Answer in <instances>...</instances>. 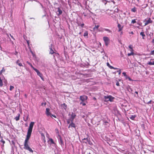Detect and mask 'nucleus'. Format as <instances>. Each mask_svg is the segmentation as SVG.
I'll return each instance as SVG.
<instances>
[{
    "label": "nucleus",
    "mask_w": 154,
    "mask_h": 154,
    "mask_svg": "<svg viewBox=\"0 0 154 154\" xmlns=\"http://www.w3.org/2000/svg\"><path fill=\"white\" fill-rule=\"evenodd\" d=\"M34 70L36 72L37 75L41 78L42 80L44 81V79L42 77V74L41 73H40L37 69H35Z\"/></svg>",
    "instance_id": "nucleus-4"
},
{
    "label": "nucleus",
    "mask_w": 154,
    "mask_h": 154,
    "mask_svg": "<svg viewBox=\"0 0 154 154\" xmlns=\"http://www.w3.org/2000/svg\"><path fill=\"white\" fill-rule=\"evenodd\" d=\"M10 36H11V38H13L14 40V38L13 37V36L11 35V34H10Z\"/></svg>",
    "instance_id": "nucleus-46"
},
{
    "label": "nucleus",
    "mask_w": 154,
    "mask_h": 154,
    "mask_svg": "<svg viewBox=\"0 0 154 154\" xmlns=\"http://www.w3.org/2000/svg\"><path fill=\"white\" fill-rule=\"evenodd\" d=\"M103 29L105 31H106L108 32L109 33H110V32H112V31H111L109 29H105L104 28V29Z\"/></svg>",
    "instance_id": "nucleus-24"
},
{
    "label": "nucleus",
    "mask_w": 154,
    "mask_h": 154,
    "mask_svg": "<svg viewBox=\"0 0 154 154\" xmlns=\"http://www.w3.org/2000/svg\"><path fill=\"white\" fill-rule=\"evenodd\" d=\"M34 19V18H30V19Z\"/></svg>",
    "instance_id": "nucleus-56"
},
{
    "label": "nucleus",
    "mask_w": 154,
    "mask_h": 154,
    "mask_svg": "<svg viewBox=\"0 0 154 154\" xmlns=\"http://www.w3.org/2000/svg\"><path fill=\"white\" fill-rule=\"evenodd\" d=\"M121 73V71L120 70H119V75H120Z\"/></svg>",
    "instance_id": "nucleus-50"
},
{
    "label": "nucleus",
    "mask_w": 154,
    "mask_h": 154,
    "mask_svg": "<svg viewBox=\"0 0 154 154\" xmlns=\"http://www.w3.org/2000/svg\"><path fill=\"white\" fill-rule=\"evenodd\" d=\"M116 85L117 86H119V83L118 82H117L116 83Z\"/></svg>",
    "instance_id": "nucleus-39"
},
{
    "label": "nucleus",
    "mask_w": 154,
    "mask_h": 154,
    "mask_svg": "<svg viewBox=\"0 0 154 154\" xmlns=\"http://www.w3.org/2000/svg\"><path fill=\"white\" fill-rule=\"evenodd\" d=\"M3 82L2 80L1 79V78L0 77V86L2 87L3 86Z\"/></svg>",
    "instance_id": "nucleus-25"
},
{
    "label": "nucleus",
    "mask_w": 154,
    "mask_h": 154,
    "mask_svg": "<svg viewBox=\"0 0 154 154\" xmlns=\"http://www.w3.org/2000/svg\"><path fill=\"white\" fill-rule=\"evenodd\" d=\"M128 91L129 90H131V91H132V89L131 88H130V87H129L128 88Z\"/></svg>",
    "instance_id": "nucleus-44"
},
{
    "label": "nucleus",
    "mask_w": 154,
    "mask_h": 154,
    "mask_svg": "<svg viewBox=\"0 0 154 154\" xmlns=\"http://www.w3.org/2000/svg\"><path fill=\"white\" fill-rule=\"evenodd\" d=\"M134 54V53L133 52H131L130 53H128V56H130L132 55H133Z\"/></svg>",
    "instance_id": "nucleus-30"
},
{
    "label": "nucleus",
    "mask_w": 154,
    "mask_h": 154,
    "mask_svg": "<svg viewBox=\"0 0 154 154\" xmlns=\"http://www.w3.org/2000/svg\"><path fill=\"white\" fill-rule=\"evenodd\" d=\"M88 32L87 31H86L84 34V36H87L88 35Z\"/></svg>",
    "instance_id": "nucleus-28"
},
{
    "label": "nucleus",
    "mask_w": 154,
    "mask_h": 154,
    "mask_svg": "<svg viewBox=\"0 0 154 154\" xmlns=\"http://www.w3.org/2000/svg\"><path fill=\"white\" fill-rule=\"evenodd\" d=\"M150 54L151 55H154V50L151 51V52H150Z\"/></svg>",
    "instance_id": "nucleus-33"
},
{
    "label": "nucleus",
    "mask_w": 154,
    "mask_h": 154,
    "mask_svg": "<svg viewBox=\"0 0 154 154\" xmlns=\"http://www.w3.org/2000/svg\"><path fill=\"white\" fill-rule=\"evenodd\" d=\"M137 1L138 2H139V0H137Z\"/></svg>",
    "instance_id": "nucleus-60"
},
{
    "label": "nucleus",
    "mask_w": 154,
    "mask_h": 154,
    "mask_svg": "<svg viewBox=\"0 0 154 154\" xmlns=\"http://www.w3.org/2000/svg\"><path fill=\"white\" fill-rule=\"evenodd\" d=\"M27 63L33 69H34V70H35V69H36V68H35L32 65V64L30 63L29 62H27Z\"/></svg>",
    "instance_id": "nucleus-20"
},
{
    "label": "nucleus",
    "mask_w": 154,
    "mask_h": 154,
    "mask_svg": "<svg viewBox=\"0 0 154 154\" xmlns=\"http://www.w3.org/2000/svg\"><path fill=\"white\" fill-rule=\"evenodd\" d=\"M1 142L2 143H3V144H4V143H5V142L4 140H3L2 139V140H1Z\"/></svg>",
    "instance_id": "nucleus-36"
},
{
    "label": "nucleus",
    "mask_w": 154,
    "mask_h": 154,
    "mask_svg": "<svg viewBox=\"0 0 154 154\" xmlns=\"http://www.w3.org/2000/svg\"><path fill=\"white\" fill-rule=\"evenodd\" d=\"M80 104H82L83 106H85L86 105L85 103H84L81 102L80 103Z\"/></svg>",
    "instance_id": "nucleus-37"
},
{
    "label": "nucleus",
    "mask_w": 154,
    "mask_h": 154,
    "mask_svg": "<svg viewBox=\"0 0 154 154\" xmlns=\"http://www.w3.org/2000/svg\"><path fill=\"white\" fill-rule=\"evenodd\" d=\"M103 58H104V57H103Z\"/></svg>",
    "instance_id": "nucleus-63"
},
{
    "label": "nucleus",
    "mask_w": 154,
    "mask_h": 154,
    "mask_svg": "<svg viewBox=\"0 0 154 154\" xmlns=\"http://www.w3.org/2000/svg\"><path fill=\"white\" fill-rule=\"evenodd\" d=\"M32 55L33 56V57H34L35 55V54H32Z\"/></svg>",
    "instance_id": "nucleus-54"
},
{
    "label": "nucleus",
    "mask_w": 154,
    "mask_h": 154,
    "mask_svg": "<svg viewBox=\"0 0 154 154\" xmlns=\"http://www.w3.org/2000/svg\"><path fill=\"white\" fill-rule=\"evenodd\" d=\"M78 26H80V25L81 24L80 23H78Z\"/></svg>",
    "instance_id": "nucleus-49"
},
{
    "label": "nucleus",
    "mask_w": 154,
    "mask_h": 154,
    "mask_svg": "<svg viewBox=\"0 0 154 154\" xmlns=\"http://www.w3.org/2000/svg\"><path fill=\"white\" fill-rule=\"evenodd\" d=\"M152 43H154V38L152 40Z\"/></svg>",
    "instance_id": "nucleus-48"
},
{
    "label": "nucleus",
    "mask_w": 154,
    "mask_h": 154,
    "mask_svg": "<svg viewBox=\"0 0 154 154\" xmlns=\"http://www.w3.org/2000/svg\"><path fill=\"white\" fill-rule=\"evenodd\" d=\"M125 77L126 79H128L130 81H132V80L131 79L130 77H129L127 75V76H126Z\"/></svg>",
    "instance_id": "nucleus-26"
},
{
    "label": "nucleus",
    "mask_w": 154,
    "mask_h": 154,
    "mask_svg": "<svg viewBox=\"0 0 154 154\" xmlns=\"http://www.w3.org/2000/svg\"><path fill=\"white\" fill-rule=\"evenodd\" d=\"M36 1V2H38V3H39L40 4V5H41V6L43 8V5H42V4H41L38 1Z\"/></svg>",
    "instance_id": "nucleus-38"
},
{
    "label": "nucleus",
    "mask_w": 154,
    "mask_h": 154,
    "mask_svg": "<svg viewBox=\"0 0 154 154\" xmlns=\"http://www.w3.org/2000/svg\"><path fill=\"white\" fill-rule=\"evenodd\" d=\"M25 96L26 97V94L25 95Z\"/></svg>",
    "instance_id": "nucleus-61"
},
{
    "label": "nucleus",
    "mask_w": 154,
    "mask_h": 154,
    "mask_svg": "<svg viewBox=\"0 0 154 154\" xmlns=\"http://www.w3.org/2000/svg\"><path fill=\"white\" fill-rule=\"evenodd\" d=\"M51 117H54V118H56V116L55 115H54L51 114V115L50 116Z\"/></svg>",
    "instance_id": "nucleus-40"
},
{
    "label": "nucleus",
    "mask_w": 154,
    "mask_h": 154,
    "mask_svg": "<svg viewBox=\"0 0 154 154\" xmlns=\"http://www.w3.org/2000/svg\"><path fill=\"white\" fill-rule=\"evenodd\" d=\"M129 48L131 50H132V48L131 45H129Z\"/></svg>",
    "instance_id": "nucleus-43"
},
{
    "label": "nucleus",
    "mask_w": 154,
    "mask_h": 154,
    "mask_svg": "<svg viewBox=\"0 0 154 154\" xmlns=\"http://www.w3.org/2000/svg\"><path fill=\"white\" fill-rule=\"evenodd\" d=\"M94 99H96V98H94Z\"/></svg>",
    "instance_id": "nucleus-64"
},
{
    "label": "nucleus",
    "mask_w": 154,
    "mask_h": 154,
    "mask_svg": "<svg viewBox=\"0 0 154 154\" xmlns=\"http://www.w3.org/2000/svg\"><path fill=\"white\" fill-rule=\"evenodd\" d=\"M136 116L135 115H131L129 117V118L132 120H134L136 117Z\"/></svg>",
    "instance_id": "nucleus-19"
},
{
    "label": "nucleus",
    "mask_w": 154,
    "mask_h": 154,
    "mask_svg": "<svg viewBox=\"0 0 154 154\" xmlns=\"http://www.w3.org/2000/svg\"><path fill=\"white\" fill-rule=\"evenodd\" d=\"M131 23H136V21L135 19L131 21Z\"/></svg>",
    "instance_id": "nucleus-32"
},
{
    "label": "nucleus",
    "mask_w": 154,
    "mask_h": 154,
    "mask_svg": "<svg viewBox=\"0 0 154 154\" xmlns=\"http://www.w3.org/2000/svg\"><path fill=\"white\" fill-rule=\"evenodd\" d=\"M147 64L150 65H154V59H151L150 61L148 62Z\"/></svg>",
    "instance_id": "nucleus-9"
},
{
    "label": "nucleus",
    "mask_w": 154,
    "mask_h": 154,
    "mask_svg": "<svg viewBox=\"0 0 154 154\" xmlns=\"http://www.w3.org/2000/svg\"><path fill=\"white\" fill-rule=\"evenodd\" d=\"M5 69H4V68H3L0 71V74L1 75L3 72H5Z\"/></svg>",
    "instance_id": "nucleus-29"
},
{
    "label": "nucleus",
    "mask_w": 154,
    "mask_h": 154,
    "mask_svg": "<svg viewBox=\"0 0 154 154\" xmlns=\"http://www.w3.org/2000/svg\"><path fill=\"white\" fill-rule=\"evenodd\" d=\"M106 65L107 66H108L111 69H116V68H115L113 67V66H111L109 63H106Z\"/></svg>",
    "instance_id": "nucleus-16"
},
{
    "label": "nucleus",
    "mask_w": 154,
    "mask_h": 154,
    "mask_svg": "<svg viewBox=\"0 0 154 154\" xmlns=\"http://www.w3.org/2000/svg\"><path fill=\"white\" fill-rule=\"evenodd\" d=\"M135 93L136 94H137V95L138 94V92H137V91H135Z\"/></svg>",
    "instance_id": "nucleus-53"
},
{
    "label": "nucleus",
    "mask_w": 154,
    "mask_h": 154,
    "mask_svg": "<svg viewBox=\"0 0 154 154\" xmlns=\"http://www.w3.org/2000/svg\"><path fill=\"white\" fill-rule=\"evenodd\" d=\"M106 54L105 55V56H106Z\"/></svg>",
    "instance_id": "nucleus-62"
},
{
    "label": "nucleus",
    "mask_w": 154,
    "mask_h": 154,
    "mask_svg": "<svg viewBox=\"0 0 154 154\" xmlns=\"http://www.w3.org/2000/svg\"><path fill=\"white\" fill-rule=\"evenodd\" d=\"M76 116V115L73 113L71 114V117L69 118V119L70 120L71 122H73V120Z\"/></svg>",
    "instance_id": "nucleus-5"
},
{
    "label": "nucleus",
    "mask_w": 154,
    "mask_h": 154,
    "mask_svg": "<svg viewBox=\"0 0 154 154\" xmlns=\"http://www.w3.org/2000/svg\"><path fill=\"white\" fill-rule=\"evenodd\" d=\"M152 21L151 20L150 18H149L148 20L145 22L144 26H146L150 23H152Z\"/></svg>",
    "instance_id": "nucleus-8"
},
{
    "label": "nucleus",
    "mask_w": 154,
    "mask_h": 154,
    "mask_svg": "<svg viewBox=\"0 0 154 154\" xmlns=\"http://www.w3.org/2000/svg\"><path fill=\"white\" fill-rule=\"evenodd\" d=\"M50 54H53L55 53L54 52L53 50L52 49V48H50Z\"/></svg>",
    "instance_id": "nucleus-22"
},
{
    "label": "nucleus",
    "mask_w": 154,
    "mask_h": 154,
    "mask_svg": "<svg viewBox=\"0 0 154 154\" xmlns=\"http://www.w3.org/2000/svg\"><path fill=\"white\" fill-rule=\"evenodd\" d=\"M20 114H19L18 115V116H16L15 117V120L17 121L18 120H19L20 119Z\"/></svg>",
    "instance_id": "nucleus-23"
},
{
    "label": "nucleus",
    "mask_w": 154,
    "mask_h": 154,
    "mask_svg": "<svg viewBox=\"0 0 154 154\" xmlns=\"http://www.w3.org/2000/svg\"><path fill=\"white\" fill-rule=\"evenodd\" d=\"M84 26V23L81 24L80 25V26H81L82 27H83Z\"/></svg>",
    "instance_id": "nucleus-42"
},
{
    "label": "nucleus",
    "mask_w": 154,
    "mask_h": 154,
    "mask_svg": "<svg viewBox=\"0 0 154 154\" xmlns=\"http://www.w3.org/2000/svg\"><path fill=\"white\" fill-rule=\"evenodd\" d=\"M67 122L68 124H70L71 123V121L70 120V119H69L67 120Z\"/></svg>",
    "instance_id": "nucleus-34"
},
{
    "label": "nucleus",
    "mask_w": 154,
    "mask_h": 154,
    "mask_svg": "<svg viewBox=\"0 0 154 154\" xmlns=\"http://www.w3.org/2000/svg\"><path fill=\"white\" fill-rule=\"evenodd\" d=\"M103 40L105 42V45L106 46H107L109 42V39L107 37H103Z\"/></svg>",
    "instance_id": "nucleus-3"
},
{
    "label": "nucleus",
    "mask_w": 154,
    "mask_h": 154,
    "mask_svg": "<svg viewBox=\"0 0 154 154\" xmlns=\"http://www.w3.org/2000/svg\"><path fill=\"white\" fill-rule=\"evenodd\" d=\"M80 98L82 101L83 102L87 99V97L85 95L81 96H80Z\"/></svg>",
    "instance_id": "nucleus-6"
},
{
    "label": "nucleus",
    "mask_w": 154,
    "mask_h": 154,
    "mask_svg": "<svg viewBox=\"0 0 154 154\" xmlns=\"http://www.w3.org/2000/svg\"><path fill=\"white\" fill-rule=\"evenodd\" d=\"M57 13L58 15H60L62 13V10L59 8H57Z\"/></svg>",
    "instance_id": "nucleus-10"
},
{
    "label": "nucleus",
    "mask_w": 154,
    "mask_h": 154,
    "mask_svg": "<svg viewBox=\"0 0 154 154\" xmlns=\"http://www.w3.org/2000/svg\"><path fill=\"white\" fill-rule=\"evenodd\" d=\"M129 33L131 34H133L134 33L133 31H131V32H129Z\"/></svg>",
    "instance_id": "nucleus-47"
},
{
    "label": "nucleus",
    "mask_w": 154,
    "mask_h": 154,
    "mask_svg": "<svg viewBox=\"0 0 154 154\" xmlns=\"http://www.w3.org/2000/svg\"><path fill=\"white\" fill-rule=\"evenodd\" d=\"M46 114L47 116H51V114L50 112V109L48 108H47L46 109Z\"/></svg>",
    "instance_id": "nucleus-7"
},
{
    "label": "nucleus",
    "mask_w": 154,
    "mask_h": 154,
    "mask_svg": "<svg viewBox=\"0 0 154 154\" xmlns=\"http://www.w3.org/2000/svg\"><path fill=\"white\" fill-rule=\"evenodd\" d=\"M27 120V119L26 120H24L25 121H26Z\"/></svg>",
    "instance_id": "nucleus-58"
},
{
    "label": "nucleus",
    "mask_w": 154,
    "mask_h": 154,
    "mask_svg": "<svg viewBox=\"0 0 154 154\" xmlns=\"http://www.w3.org/2000/svg\"><path fill=\"white\" fill-rule=\"evenodd\" d=\"M131 11L133 12H137V8L135 7H134L131 9Z\"/></svg>",
    "instance_id": "nucleus-17"
},
{
    "label": "nucleus",
    "mask_w": 154,
    "mask_h": 154,
    "mask_svg": "<svg viewBox=\"0 0 154 154\" xmlns=\"http://www.w3.org/2000/svg\"><path fill=\"white\" fill-rule=\"evenodd\" d=\"M30 52L32 53V54H33V52H32V51L31 50H30Z\"/></svg>",
    "instance_id": "nucleus-52"
},
{
    "label": "nucleus",
    "mask_w": 154,
    "mask_h": 154,
    "mask_svg": "<svg viewBox=\"0 0 154 154\" xmlns=\"http://www.w3.org/2000/svg\"><path fill=\"white\" fill-rule=\"evenodd\" d=\"M151 100L149 101L148 103H147V104H150L151 103Z\"/></svg>",
    "instance_id": "nucleus-45"
},
{
    "label": "nucleus",
    "mask_w": 154,
    "mask_h": 154,
    "mask_svg": "<svg viewBox=\"0 0 154 154\" xmlns=\"http://www.w3.org/2000/svg\"><path fill=\"white\" fill-rule=\"evenodd\" d=\"M34 124V122H31L30 123L29 128L28 130L26 137L25 140L24 147V149L28 150L30 152H33V151L29 146L28 144V141L31 136Z\"/></svg>",
    "instance_id": "nucleus-1"
},
{
    "label": "nucleus",
    "mask_w": 154,
    "mask_h": 154,
    "mask_svg": "<svg viewBox=\"0 0 154 154\" xmlns=\"http://www.w3.org/2000/svg\"><path fill=\"white\" fill-rule=\"evenodd\" d=\"M101 53H103L104 54H105V53H104V51L103 50V51L101 52Z\"/></svg>",
    "instance_id": "nucleus-51"
},
{
    "label": "nucleus",
    "mask_w": 154,
    "mask_h": 154,
    "mask_svg": "<svg viewBox=\"0 0 154 154\" xmlns=\"http://www.w3.org/2000/svg\"><path fill=\"white\" fill-rule=\"evenodd\" d=\"M99 25H95L94 27L93 28V29L94 30H96L99 27Z\"/></svg>",
    "instance_id": "nucleus-21"
},
{
    "label": "nucleus",
    "mask_w": 154,
    "mask_h": 154,
    "mask_svg": "<svg viewBox=\"0 0 154 154\" xmlns=\"http://www.w3.org/2000/svg\"><path fill=\"white\" fill-rule=\"evenodd\" d=\"M70 127H72L74 128L75 127V124L73 123V122H71V123L69 125L68 128H69Z\"/></svg>",
    "instance_id": "nucleus-11"
},
{
    "label": "nucleus",
    "mask_w": 154,
    "mask_h": 154,
    "mask_svg": "<svg viewBox=\"0 0 154 154\" xmlns=\"http://www.w3.org/2000/svg\"><path fill=\"white\" fill-rule=\"evenodd\" d=\"M118 27L119 28V32H120L122 29L123 27H121V25L119 23L118 25Z\"/></svg>",
    "instance_id": "nucleus-13"
},
{
    "label": "nucleus",
    "mask_w": 154,
    "mask_h": 154,
    "mask_svg": "<svg viewBox=\"0 0 154 154\" xmlns=\"http://www.w3.org/2000/svg\"><path fill=\"white\" fill-rule=\"evenodd\" d=\"M14 88V86L11 85L10 86V91H12L13 89Z\"/></svg>",
    "instance_id": "nucleus-31"
},
{
    "label": "nucleus",
    "mask_w": 154,
    "mask_h": 154,
    "mask_svg": "<svg viewBox=\"0 0 154 154\" xmlns=\"http://www.w3.org/2000/svg\"><path fill=\"white\" fill-rule=\"evenodd\" d=\"M140 35L142 36V38L143 39H145L146 37V35L144 34V33L143 32H141L140 34Z\"/></svg>",
    "instance_id": "nucleus-14"
},
{
    "label": "nucleus",
    "mask_w": 154,
    "mask_h": 154,
    "mask_svg": "<svg viewBox=\"0 0 154 154\" xmlns=\"http://www.w3.org/2000/svg\"><path fill=\"white\" fill-rule=\"evenodd\" d=\"M59 142L61 145H63V141L60 137Z\"/></svg>",
    "instance_id": "nucleus-15"
},
{
    "label": "nucleus",
    "mask_w": 154,
    "mask_h": 154,
    "mask_svg": "<svg viewBox=\"0 0 154 154\" xmlns=\"http://www.w3.org/2000/svg\"><path fill=\"white\" fill-rule=\"evenodd\" d=\"M53 57H54V58H55V55H53Z\"/></svg>",
    "instance_id": "nucleus-55"
},
{
    "label": "nucleus",
    "mask_w": 154,
    "mask_h": 154,
    "mask_svg": "<svg viewBox=\"0 0 154 154\" xmlns=\"http://www.w3.org/2000/svg\"><path fill=\"white\" fill-rule=\"evenodd\" d=\"M51 117H54V118H56V116L55 115H54L51 114V115L50 116Z\"/></svg>",
    "instance_id": "nucleus-41"
},
{
    "label": "nucleus",
    "mask_w": 154,
    "mask_h": 154,
    "mask_svg": "<svg viewBox=\"0 0 154 154\" xmlns=\"http://www.w3.org/2000/svg\"><path fill=\"white\" fill-rule=\"evenodd\" d=\"M104 97L105 101L107 102L108 101L112 102L114 99V97L111 95L105 96Z\"/></svg>",
    "instance_id": "nucleus-2"
},
{
    "label": "nucleus",
    "mask_w": 154,
    "mask_h": 154,
    "mask_svg": "<svg viewBox=\"0 0 154 154\" xmlns=\"http://www.w3.org/2000/svg\"><path fill=\"white\" fill-rule=\"evenodd\" d=\"M56 130V131H57L58 132V130H57V129H56V130Z\"/></svg>",
    "instance_id": "nucleus-57"
},
{
    "label": "nucleus",
    "mask_w": 154,
    "mask_h": 154,
    "mask_svg": "<svg viewBox=\"0 0 154 154\" xmlns=\"http://www.w3.org/2000/svg\"><path fill=\"white\" fill-rule=\"evenodd\" d=\"M122 74L125 77L127 75H126V73L125 72H123L122 73Z\"/></svg>",
    "instance_id": "nucleus-35"
},
{
    "label": "nucleus",
    "mask_w": 154,
    "mask_h": 154,
    "mask_svg": "<svg viewBox=\"0 0 154 154\" xmlns=\"http://www.w3.org/2000/svg\"><path fill=\"white\" fill-rule=\"evenodd\" d=\"M62 106H63V108L64 109H66V105L65 103L63 104Z\"/></svg>",
    "instance_id": "nucleus-27"
},
{
    "label": "nucleus",
    "mask_w": 154,
    "mask_h": 154,
    "mask_svg": "<svg viewBox=\"0 0 154 154\" xmlns=\"http://www.w3.org/2000/svg\"><path fill=\"white\" fill-rule=\"evenodd\" d=\"M27 43L29 44V42H28V41H27Z\"/></svg>",
    "instance_id": "nucleus-59"
},
{
    "label": "nucleus",
    "mask_w": 154,
    "mask_h": 154,
    "mask_svg": "<svg viewBox=\"0 0 154 154\" xmlns=\"http://www.w3.org/2000/svg\"><path fill=\"white\" fill-rule=\"evenodd\" d=\"M16 63L20 66H23L22 64L20 62V61L19 60H17L16 61Z\"/></svg>",
    "instance_id": "nucleus-18"
},
{
    "label": "nucleus",
    "mask_w": 154,
    "mask_h": 154,
    "mask_svg": "<svg viewBox=\"0 0 154 154\" xmlns=\"http://www.w3.org/2000/svg\"><path fill=\"white\" fill-rule=\"evenodd\" d=\"M48 141L50 142V145H51L52 144H55V143H54V141L51 138H49V140Z\"/></svg>",
    "instance_id": "nucleus-12"
}]
</instances>
